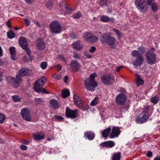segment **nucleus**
Segmentation results:
<instances>
[{
  "instance_id": "49530a36",
  "label": "nucleus",
  "mask_w": 160,
  "mask_h": 160,
  "mask_svg": "<svg viewBox=\"0 0 160 160\" xmlns=\"http://www.w3.org/2000/svg\"><path fill=\"white\" fill-rule=\"evenodd\" d=\"M24 21L25 22V24L26 26H29L31 22L30 20L27 18H25L24 19Z\"/></svg>"
},
{
  "instance_id": "13d9d810",
  "label": "nucleus",
  "mask_w": 160,
  "mask_h": 160,
  "mask_svg": "<svg viewBox=\"0 0 160 160\" xmlns=\"http://www.w3.org/2000/svg\"><path fill=\"white\" fill-rule=\"evenodd\" d=\"M71 37L73 39H75L77 38V36L74 33H72L71 35Z\"/></svg>"
},
{
  "instance_id": "8fccbe9b",
  "label": "nucleus",
  "mask_w": 160,
  "mask_h": 160,
  "mask_svg": "<svg viewBox=\"0 0 160 160\" xmlns=\"http://www.w3.org/2000/svg\"><path fill=\"white\" fill-rule=\"evenodd\" d=\"M53 78L54 79H57L59 80L61 78V76L60 74H58L56 75H54L53 76Z\"/></svg>"
},
{
  "instance_id": "a878e982",
  "label": "nucleus",
  "mask_w": 160,
  "mask_h": 160,
  "mask_svg": "<svg viewBox=\"0 0 160 160\" xmlns=\"http://www.w3.org/2000/svg\"><path fill=\"white\" fill-rule=\"evenodd\" d=\"M136 83L138 86L142 85L144 84V81L142 79L140 76L137 74H136Z\"/></svg>"
},
{
  "instance_id": "6ab92c4d",
  "label": "nucleus",
  "mask_w": 160,
  "mask_h": 160,
  "mask_svg": "<svg viewBox=\"0 0 160 160\" xmlns=\"http://www.w3.org/2000/svg\"><path fill=\"white\" fill-rule=\"evenodd\" d=\"M33 136L34 139L36 140H40L44 139L45 134L42 132H38L33 134Z\"/></svg>"
},
{
  "instance_id": "4d7b16f0",
  "label": "nucleus",
  "mask_w": 160,
  "mask_h": 160,
  "mask_svg": "<svg viewBox=\"0 0 160 160\" xmlns=\"http://www.w3.org/2000/svg\"><path fill=\"white\" fill-rule=\"evenodd\" d=\"M7 26L9 28H12V26L11 24V22L9 20L6 23Z\"/></svg>"
},
{
  "instance_id": "473e14b6",
  "label": "nucleus",
  "mask_w": 160,
  "mask_h": 160,
  "mask_svg": "<svg viewBox=\"0 0 160 160\" xmlns=\"http://www.w3.org/2000/svg\"><path fill=\"white\" fill-rule=\"evenodd\" d=\"M112 31L115 32L117 35L118 39H120V38L122 36V33L120 32L118 30L115 28H113L112 29Z\"/></svg>"
},
{
  "instance_id": "f8f14e48",
  "label": "nucleus",
  "mask_w": 160,
  "mask_h": 160,
  "mask_svg": "<svg viewBox=\"0 0 160 160\" xmlns=\"http://www.w3.org/2000/svg\"><path fill=\"white\" fill-rule=\"evenodd\" d=\"M118 44V42L116 38L112 36L111 34L106 45L110 46L111 48L115 49Z\"/></svg>"
},
{
  "instance_id": "b1692460",
  "label": "nucleus",
  "mask_w": 160,
  "mask_h": 160,
  "mask_svg": "<svg viewBox=\"0 0 160 160\" xmlns=\"http://www.w3.org/2000/svg\"><path fill=\"white\" fill-rule=\"evenodd\" d=\"M36 46L39 49H43L45 47V44L43 41L41 39L38 40Z\"/></svg>"
},
{
  "instance_id": "774afa93",
  "label": "nucleus",
  "mask_w": 160,
  "mask_h": 160,
  "mask_svg": "<svg viewBox=\"0 0 160 160\" xmlns=\"http://www.w3.org/2000/svg\"><path fill=\"white\" fill-rule=\"evenodd\" d=\"M25 0L26 1L27 3L30 4H32V2H33L32 0Z\"/></svg>"
},
{
  "instance_id": "9d476101",
  "label": "nucleus",
  "mask_w": 160,
  "mask_h": 160,
  "mask_svg": "<svg viewBox=\"0 0 160 160\" xmlns=\"http://www.w3.org/2000/svg\"><path fill=\"white\" fill-rule=\"evenodd\" d=\"M78 112L77 109L72 110L68 107L66 108V115L68 118L72 119L75 118L77 117Z\"/></svg>"
},
{
  "instance_id": "69168bd1",
  "label": "nucleus",
  "mask_w": 160,
  "mask_h": 160,
  "mask_svg": "<svg viewBox=\"0 0 160 160\" xmlns=\"http://www.w3.org/2000/svg\"><path fill=\"white\" fill-rule=\"evenodd\" d=\"M64 8L68 12V11L70 10V8L66 6V5L65 3H64Z\"/></svg>"
},
{
  "instance_id": "f704fd0d",
  "label": "nucleus",
  "mask_w": 160,
  "mask_h": 160,
  "mask_svg": "<svg viewBox=\"0 0 160 160\" xmlns=\"http://www.w3.org/2000/svg\"><path fill=\"white\" fill-rule=\"evenodd\" d=\"M159 100V98L157 96L152 97L150 100L154 104L157 103Z\"/></svg>"
},
{
  "instance_id": "37998d69",
  "label": "nucleus",
  "mask_w": 160,
  "mask_h": 160,
  "mask_svg": "<svg viewBox=\"0 0 160 160\" xmlns=\"http://www.w3.org/2000/svg\"><path fill=\"white\" fill-rule=\"evenodd\" d=\"M40 66L42 68L45 69L47 66V63L45 62H43L41 63Z\"/></svg>"
},
{
  "instance_id": "412c9836",
  "label": "nucleus",
  "mask_w": 160,
  "mask_h": 160,
  "mask_svg": "<svg viewBox=\"0 0 160 160\" xmlns=\"http://www.w3.org/2000/svg\"><path fill=\"white\" fill-rule=\"evenodd\" d=\"M145 56L147 60H155L156 56L154 52L151 50L147 51Z\"/></svg>"
},
{
  "instance_id": "f3484780",
  "label": "nucleus",
  "mask_w": 160,
  "mask_h": 160,
  "mask_svg": "<svg viewBox=\"0 0 160 160\" xmlns=\"http://www.w3.org/2000/svg\"><path fill=\"white\" fill-rule=\"evenodd\" d=\"M70 67L72 71H77L80 68V66L76 61H72L70 64Z\"/></svg>"
},
{
  "instance_id": "ddd939ff",
  "label": "nucleus",
  "mask_w": 160,
  "mask_h": 160,
  "mask_svg": "<svg viewBox=\"0 0 160 160\" xmlns=\"http://www.w3.org/2000/svg\"><path fill=\"white\" fill-rule=\"evenodd\" d=\"M126 100L125 95L122 93L118 95L116 98V103L119 105H122L124 104Z\"/></svg>"
},
{
  "instance_id": "58836bf2",
  "label": "nucleus",
  "mask_w": 160,
  "mask_h": 160,
  "mask_svg": "<svg viewBox=\"0 0 160 160\" xmlns=\"http://www.w3.org/2000/svg\"><path fill=\"white\" fill-rule=\"evenodd\" d=\"M13 100L15 102L19 101L21 100V98L17 95H14L12 96Z\"/></svg>"
},
{
  "instance_id": "338daca9",
  "label": "nucleus",
  "mask_w": 160,
  "mask_h": 160,
  "mask_svg": "<svg viewBox=\"0 0 160 160\" xmlns=\"http://www.w3.org/2000/svg\"><path fill=\"white\" fill-rule=\"evenodd\" d=\"M22 142L25 144H28L29 143V142L28 141L25 140H23L22 141Z\"/></svg>"
},
{
  "instance_id": "72a5a7b5",
  "label": "nucleus",
  "mask_w": 160,
  "mask_h": 160,
  "mask_svg": "<svg viewBox=\"0 0 160 160\" xmlns=\"http://www.w3.org/2000/svg\"><path fill=\"white\" fill-rule=\"evenodd\" d=\"M142 61H134L132 63L135 68H138V66H140L142 63Z\"/></svg>"
},
{
  "instance_id": "bf43d9fd",
  "label": "nucleus",
  "mask_w": 160,
  "mask_h": 160,
  "mask_svg": "<svg viewBox=\"0 0 160 160\" xmlns=\"http://www.w3.org/2000/svg\"><path fill=\"white\" fill-rule=\"evenodd\" d=\"M152 155V152L151 151H148L147 153V156L148 157H151Z\"/></svg>"
},
{
  "instance_id": "f257e3e1",
  "label": "nucleus",
  "mask_w": 160,
  "mask_h": 160,
  "mask_svg": "<svg viewBox=\"0 0 160 160\" xmlns=\"http://www.w3.org/2000/svg\"><path fill=\"white\" fill-rule=\"evenodd\" d=\"M153 110V108L151 106H146L143 109L142 113L137 116L136 121L139 123H142L147 121Z\"/></svg>"
},
{
  "instance_id": "5fc2aeb1",
  "label": "nucleus",
  "mask_w": 160,
  "mask_h": 160,
  "mask_svg": "<svg viewBox=\"0 0 160 160\" xmlns=\"http://www.w3.org/2000/svg\"><path fill=\"white\" fill-rule=\"evenodd\" d=\"M57 58L59 60H64L65 59L63 56L62 55H59Z\"/></svg>"
},
{
  "instance_id": "7c9ffc66",
  "label": "nucleus",
  "mask_w": 160,
  "mask_h": 160,
  "mask_svg": "<svg viewBox=\"0 0 160 160\" xmlns=\"http://www.w3.org/2000/svg\"><path fill=\"white\" fill-rule=\"evenodd\" d=\"M73 98L74 101V103L77 106H81L80 104L81 103V100L80 98L78 97L77 94H74Z\"/></svg>"
},
{
  "instance_id": "bb28decb",
  "label": "nucleus",
  "mask_w": 160,
  "mask_h": 160,
  "mask_svg": "<svg viewBox=\"0 0 160 160\" xmlns=\"http://www.w3.org/2000/svg\"><path fill=\"white\" fill-rule=\"evenodd\" d=\"M51 107L54 109H58L59 108V105L58 101L55 99L51 100L50 102Z\"/></svg>"
},
{
  "instance_id": "39448f33",
  "label": "nucleus",
  "mask_w": 160,
  "mask_h": 160,
  "mask_svg": "<svg viewBox=\"0 0 160 160\" xmlns=\"http://www.w3.org/2000/svg\"><path fill=\"white\" fill-rule=\"evenodd\" d=\"M49 28L51 32L52 33H59L62 30V27L57 21H53L50 24Z\"/></svg>"
},
{
  "instance_id": "9b49d317",
  "label": "nucleus",
  "mask_w": 160,
  "mask_h": 160,
  "mask_svg": "<svg viewBox=\"0 0 160 160\" xmlns=\"http://www.w3.org/2000/svg\"><path fill=\"white\" fill-rule=\"evenodd\" d=\"M111 130V132L109 135L110 138L118 137L121 133L120 128L118 127L113 126Z\"/></svg>"
},
{
  "instance_id": "79ce46f5",
  "label": "nucleus",
  "mask_w": 160,
  "mask_h": 160,
  "mask_svg": "<svg viewBox=\"0 0 160 160\" xmlns=\"http://www.w3.org/2000/svg\"><path fill=\"white\" fill-rule=\"evenodd\" d=\"M5 118V116L2 113H0V123H3Z\"/></svg>"
},
{
  "instance_id": "603ef678",
  "label": "nucleus",
  "mask_w": 160,
  "mask_h": 160,
  "mask_svg": "<svg viewBox=\"0 0 160 160\" xmlns=\"http://www.w3.org/2000/svg\"><path fill=\"white\" fill-rule=\"evenodd\" d=\"M20 148L22 150H26L27 148V147L24 145H21L20 146Z\"/></svg>"
},
{
  "instance_id": "20e7f679",
  "label": "nucleus",
  "mask_w": 160,
  "mask_h": 160,
  "mask_svg": "<svg viewBox=\"0 0 160 160\" xmlns=\"http://www.w3.org/2000/svg\"><path fill=\"white\" fill-rule=\"evenodd\" d=\"M17 79L13 78L10 76H7L6 78L8 83L10 84L13 88L18 87L20 84V82L22 80V78L16 75Z\"/></svg>"
},
{
  "instance_id": "393cba45",
  "label": "nucleus",
  "mask_w": 160,
  "mask_h": 160,
  "mask_svg": "<svg viewBox=\"0 0 160 160\" xmlns=\"http://www.w3.org/2000/svg\"><path fill=\"white\" fill-rule=\"evenodd\" d=\"M131 55L133 57H137L139 60H143L142 56L138 50H133L131 53Z\"/></svg>"
},
{
  "instance_id": "4468645a",
  "label": "nucleus",
  "mask_w": 160,
  "mask_h": 160,
  "mask_svg": "<svg viewBox=\"0 0 160 160\" xmlns=\"http://www.w3.org/2000/svg\"><path fill=\"white\" fill-rule=\"evenodd\" d=\"M21 115L23 118L28 121H31V117L28 109L27 108L22 109L21 111Z\"/></svg>"
},
{
  "instance_id": "1a4fd4ad",
  "label": "nucleus",
  "mask_w": 160,
  "mask_h": 160,
  "mask_svg": "<svg viewBox=\"0 0 160 160\" xmlns=\"http://www.w3.org/2000/svg\"><path fill=\"white\" fill-rule=\"evenodd\" d=\"M101 79L103 83L106 85H111L115 81L114 77L112 75L102 76Z\"/></svg>"
},
{
  "instance_id": "052dcab7",
  "label": "nucleus",
  "mask_w": 160,
  "mask_h": 160,
  "mask_svg": "<svg viewBox=\"0 0 160 160\" xmlns=\"http://www.w3.org/2000/svg\"><path fill=\"white\" fill-rule=\"evenodd\" d=\"M147 62L149 64H153L155 63L156 61H147Z\"/></svg>"
},
{
  "instance_id": "c03bdc74",
  "label": "nucleus",
  "mask_w": 160,
  "mask_h": 160,
  "mask_svg": "<svg viewBox=\"0 0 160 160\" xmlns=\"http://www.w3.org/2000/svg\"><path fill=\"white\" fill-rule=\"evenodd\" d=\"M54 117L57 119V120L59 121H63L64 119L63 117L59 115H55Z\"/></svg>"
},
{
  "instance_id": "3c124183",
  "label": "nucleus",
  "mask_w": 160,
  "mask_h": 160,
  "mask_svg": "<svg viewBox=\"0 0 160 160\" xmlns=\"http://www.w3.org/2000/svg\"><path fill=\"white\" fill-rule=\"evenodd\" d=\"M96 50V48L94 46H92L89 50V52L91 53H93L95 52Z\"/></svg>"
},
{
  "instance_id": "f03ea898",
  "label": "nucleus",
  "mask_w": 160,
  "mask_h": 160,
  "mask_svg": "<svg viewBox=\"0 0 160 160\" xmlns=\"http://www.w3.org/2000/svg\"><path fill=\"white\" fill-rule=\"evenodd\" d=\"M97 77L95 72L92 74L89 79H87L85 81V85L86 88L91 91H94L95 88L97 86V82L95 81L94 78Z\"/></svg>"
},
{
  "instance_id": "e433bc0d",
  "label": "nucleus",
  "mask_w": 160,
  "mask_h": 160,
  "mask_svg": "<svg viewBox=\"0 0 160 160\" xmlns=\"http://www.w3.org/2000/svg\"><path fill=\"white\" fill-rule=\"evenodd\" d=\"M98 102V98L96 97L94 98V99L90 103V105L92 106H94L97 105Z\"/></svg>"
},
{
  "instance_id": "2eb2a0df",
  "label": "nucleus",
  "mask_w": 160,
  "mask_h": 160,
  "mask_svg": "<svg viewBox=\"0 0 160 160\" xmlns=\"http://www.w3.org/2000/svg\"><path fill=\"white\" fill-rule=\"evenodd\" d=\"M111 33L110 32H106L101 35L100 38V40L103 44H106Z\"/></svg>"
},
{
  "instance_id": "cd10ccee",
  "label": "nucleus",
  "mask_w": 160,
  "mask_h": 160,
  "mask_svg": "<svg viewBox=\"0 0 160 160\" xmlns=\"http://www.w3.org/2000/svg\"><path fill=\"white\" fill-rule=\"evenodd\" d=\"M10 52L11 59L12 60H15L16 59V52L15 48L14 47H11L9 49Z\"/></svg>"
},
{
  "instance_id": "c85d7f7f",
  "label": "nucleus",
  "mask_w": 160,
  "mask_h": 160,
  "mask_svg": "<svg viewBox=\"0 0 160 160\" xmlns=\"http://www.w3.org/2000/svg\"><path fill=\"white\" fill-rule=\"evenodd\" d=\"M111 130V128L110 127H108L103 131L102 132V137L104 138H107L109 136Z\"/></svg>"
},
{
  "instance_id": "2f4dec72",
  "label": "nucleus",
  "mask_w": 160,
  "mask_h": 160,
  "mask_svg": "<svg viewBox=\"0 0 160 160\" xmlns=\"http://www.w3.org/2000/svg\"><path fill=\"white\" fill-rule=\"evenodd\" d=\"M70 95L69 91L68 90H63L62 91V96L63 98H66Z\"/></svg>"
},
{
  "instance_id": "0e129e2a",
  "label": "nucleus",
  "mask_w": 160,
  "mask_h": 160,
  "mask_svg": "<svg viewBox=\"0 0 160 160\" xmlns=\"http://www.w3.org/2000/svg\"><path fill=\"white\" fill-rule=\"evenodd\" d=\"M85 55L88 58H91L92 57V56L89 55L87 52H84V53Z\"/></svg>"
},
{
  "instance_id": "de8ad7c7",
  "label": "nucleus",
  "mask_w": 160,
  "mask_h": 160,
  "mask_svg": "<svg viewBox=\"0 0 160 160\" xmlns=\"http://www.w3.org/2000/svg\"><path fill=\"white\" fill-rule=\"evenodd\" d=\"M73 57L75 59H78L79 58V55L78 54V53L76 52H74L73 55Z\"/></svg>"
},
{
  "instance_id": "5701e85b",
  "label": "nucleus",
  "mask_w": 160,
  "mask_h": 160,
  "mask_svg": "<svg viewBox=\"0 0 160 160\" xmlns=\"http://www.w3.org/2000/svg\"><path fill=\"white\" fill-rule=\"evenodd\" d=\"M84 137L86 138H87L90 140H93L95 137L94 133L91 131L86 132L84 133Z\"/></svg>"
},
{
  "instance_id": "a19ab883",
  "label": "nucleus",
  "mask_w": 160,
  "mask_h": 160,
  "mask_svg": "<svg viewBox=\"0 0 160 160\" xmlns=\"http://www.w3.org/2000/svg\"><path fill=\"white\" fill-rule=\"evenodd\" d=\"M138 51L141 54H143L145 52V48L142 46H140L138 48Z\"/></svg>"
},
{
  "instance_id": "e2e57ef3",
  "label": "nucleus",
  "mask_w": 160,
  "mask_h": 160,
  "mask_svg": "<svg viewBox=\"0 0 160 160\" xmlns=\"http://www.w3.org/2000/svg\"><path fill=\"white\" fill-rule=\"evenodd\" d=\"M123 66H119V67H117L116 68L115 70L117 72H118L123 67Z\"/></svg>"
},
{
  "instance_id": "6e6552de",
  "label": "nucleus",
  "mask_w": 160,
  "mask_h": 160,
  "mask_svg": "<svg viewBox=\"0 0 160 160\" xmlns=\"http://www.w3.org/2000/svg\"><path fill=\"white\" fill-rule=\"evenodd\" d=\"M46 82V78L45 77H42L36 81L34 83V89L36 92H39L40 88H41Z\"/></svg>"
},
{
  "instance_id": "ea45409f",
  "label": "nucleus",
  "mask_w": 160,
  "mask_h": 160,
  "mask_svg": "<svg viewBox=\"0 0 160 160\" xmlns=\"http://www.w3.org/2000/svg\"><path fill=\"white\" fill-rule=\"evenodd\" d=\"M151 6V8L153 12L157 11L158 9V7L156 3L152 4Z\"/></svg>"
},
{
  "instance_id": "a211bd4d",
  "label": "nucleus",
  "mask_w": 160,
  "mask_h": 160,
  "mask_svg": "<svg viewBox=\"0 0 160 160\" xmlns=\"http://www.w3.org/2000/svg\"><path fill=\"white\" fill-rule=\"evenodd\" d=\"M115 145V142L112 141H105L101 143L100 144V146L103 147H108L110 148L113 147Z\"/></svg>"
},
{
  "instance_id": "09e8293b",
  "label": "nucleus",
  "mask_w": 160,
  "mask_h": 160,
  "mask_svg": "<svg viewBox=\"0 0 160 160\" xmlns=\"http://www.w3.org/2000/svg\"><path fill=\"white\" fill-rule=\"evenodd\" d=\"M54 67L56 68L58 71H60L62 68L61 66L59 64L56 65L54 66Z\"/></svg>"
},
{
  "instance_id": "4be33fe9",
  "label": "nucleus",
  "mask_w": 160,
  "mask_h": 160,
  "mask_svg": "<svg viewBox=\"0 0 160 160\" xmlns=\"http://www.w3.org/2000/svg\"><path fill=\"white\" fill-rule=\"evenodd\" d=\"M100 20L102 22H110L112 23H114L115 22V19L113 18H110L108 16L104 15L101 16Z\"/></svg>"
},
{
  "instance_id": "423d86ee",
  "label": "nucleus",
  "mask_w": 160,
  "mask_h": 160,
  "mask_svg": "<svg viewBox=\"0 0 160 160\" xmlns=\"http://www.w3.org/2000/svg\"><path fill=\"white\" fill-rule=\"evenodd\" d=\"M83 37L86 42L90 43L95 42L98 39L96 36L94 35L89 32H86L84 33L83 35Z\"/></svg>"
},
{
  "instance_id": "680f3d73",
  "label": "nucleus",
  "mask_w": 160,
  "mask_h": 160,
  "mask_svg": "<svg viewBox=\"0 0 160 160\" xmlns=\"http://www.w3.org/2000/svg\"><path fill=\"white\" fill-rule=\"evenodd\" d=\"M34 23L38 27H41V25L39 22L38 21H34Z\"/></svg>"
},
{
  "instance_id": "7ed1b4c3",
  "label": "nucleus",
  "mask_w": 160,
  "mask_h": 160,
  "mask_svg": "<svg viewBox=\"0 0 160 160\" xmlns=\"http://www.w3.org/2000/svg\"><path fill=\"white\" fill-rule=\"evenodd\" d=\"M134 4L136 8L141 12H145L148 9L146 0H135Z\"/></svg>"
},
{
  "instance_id": "aec40b11",
  "label": "nucleus",
  "mask_w": 160,
  "mask_h": 160,
  "mask_svg": "<svg viewBox=\"0 0 160 160\" xmlns=\"http://www.w3.org/2000/svg\"><path fill=\"white\" fill-rule=\"evenodd\" d=\"M73 48L77 50H80L83 48V44L82 42L78 40L72 44Z\"/></svg>"
},
{
  "instance_id": "0eeeda50",
  "label": "nucleus",
  "mask_w": 160,
  "mask_h": 160,
  "mask_svg": "<svg viewBox=\"0 0 160 160\" xmlns=\"http://www.w3.org/2000/svg\"><path fill=\"white\" fill-rule=\"evenodd\" d=\"M19 43L20 46L26 52L27 54L30 56L31 51L28 47V43L26 39L22 37H21L19 39Z\"/></svg>"
},
{
  "instance_id": "864d4df0",
  "label": "nucleus",
  "mask_w": 160,
  "mask_h": 160,
  "mask_svg": "<svg viewBox=\"0 0 160 160\" xmlns=\"http://www.w3.org/2000/svg\"><path fill=\"white\" fill-rule=\"evenodd\" d=\"M41 88H40V90L39 91V92H37L38 93L40 92H41L43 93H45L46 94L48 93V92L46 91V90L44 88H42V89H41Z\"/></svg>"
},
{
  "instance_id": "c756f323",
  "label": "nucleus",
  "mask_w": 160,
  "mask_h": 160,
  "mask_svg": "<svg viewBox=\"0 0 160 160\" xmlns=\"http://www.w3.org/2000/svg\"><path fill=\"white\" fill-rule=\"evenodd\" d=\"M121 156V152H114L112 157V160H120Z\"/></svg>"
},
{
  "instance_id": "a18cd8bd",
  "label": "nucleus",
  "mask_w": 160,
  "mask_h": 160,
  "mask_svg": "<svg viewBox=\"0 0 160 160\" xmlns=\"http://www.w3.org/2000/svg\"><path fill=\"white\" fill-rule=\"evenodd\" d=\"M107 2V0H100L99 4L101 6L106 4Z\"/></svg>"
},
{
  "instance_id": "4c0bfd02",
  "label": "nucleus",
  "mask_w": 160,
  "mask_h": 160,
  "mask_svg": "<svg viewBox=\"0 0 160 160\" xmlns=\"http://www.w3.org/2000/svg\"><path fill=\"white\" fill-rule=\"evenodd\" d=\"M82 16L81 13L78 12L77 13H74L73 14V17L74 18L78 19L81 17Z\"/></svg>"
},
{
  "instance_id": "dca6fc26",
  "label": "nucleus",
  "mask_w": 160,
  "mask_h": 160,
  "mask_svg": "<svg viewBox=\"0 0 160 160\" xmlns=\"http://www.w3.org/2000/svg\"><path fill=\"white\" fill-rule=\"evenodd\" d=\"M32 73V71L28 69L23 68L19 71L18 75H17L20 76H23L25 75H30Z\"/></svg>"
},
{
  "instance_id": "c9c22d12",
  "label": "nucleus",
  "mask_w": 160,
  "mask_h": 160,
  "mask_svg": "<svg viewBox=\"0 0 160 160\" xmlns=\"http://www.w3.org/2000/svg\"><path fill=\"white\" fill-rule=\"evenodd\" d=\"M7 35L8 38L9 39H12L14 38L15 34L12 31H10L7 32Z\"/></svg>"
},
{
  "instance_id": "6e6d98bb",
  "label": "nucleus",
  "mask_w": 160,
  "mask_h": 160,
  "mask_svg": "<svg viewBox=\"0 0 160 160\" xmlns=\"http://www.w3.org/2000/svg\"><path fill=\"white\" fill-rule=\"evenodd\" d=\"M154 0H148L147 2L148 4L149 5H152L153 4L152 3L154 1Z\"/></svg>"
}]
</instances>
